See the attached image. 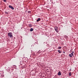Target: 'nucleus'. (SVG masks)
<instances>
[{
  "mask_svg": "<svg viewBox=\"0 0 78 78\" xmlns=\"http://www.w3.org/2000/svg\"><path fill=\"white\" fill-rule=\"evenodd\" d=\"M8 37L10 38H12V32H9L8 33Z\"/></svg>",
  "mask_w": 78,
  "mask_h": 78,
  "instance_id": "f257e3e1",
  "label": "nucleus"
},
{
  "mask_svg": "<svg viewBox=\"0 0 78 78\" xmlns=\"http://www.w3.org/2000/svg\"><path fill=\"white\" fill-rule=\"evenodd\" d=\"M20 65H19V67H20V66H24V63H23V62H22V61H20Z\"/></svg>",
  "mask_w": 78,
  "mask_h": 78,
  "instance_id": "f03ea898",
  "label": "nucleus"
},
{
  "mask_svg": "<svg viewBox=\"0 0 78 78\" xmlns=\"http://www.w3.org/2000/svg\"><path fill=\"white\" fill-rule=\"evenodd\" d=\"M27 67V65L24 64V65H22L21 67L22 69H25V68H26Z\"/></svg>",
  "mask_w": 78,
  "mask_h": 78,
  "instance_id": "7ed1b4c3",
  "label": "nucleus"
},
{
  "mask_svg": "<svg viewBox=\"0 0 78 78\" xmlns=\"http://www.w3.org/2000/svg\"><path fill=\"white\" fill-rule=\"evenodd\" d=\"M9 8H11V9H14V7H12V5H9Z\"/></svg>",
  "mask_w": 78,
  "mask_h": 78,
  "instance_id": "20e7f679",
  "label": "nucleus"
},
{
  "mask_svg": "<svg viewBox=\"0 0 78 78\" xmlns=\"http://www.w3.org/2000/svg\"><path fill=\"white\" fill-rule=\"evenodd\" d=\"M73 53H71V54L69 55V56L70 58H72V57L73 56Z\"/></svg>",
  "mask_w": 78,
  "mask_h": 78,
  "instance_id": "39448f33",
  "label": "nucleus"
},
{
  "mask_svg": "<svg viewBox=\"0 0 78 78\" xmlns=\"http://www.w3.org/2000/svg\"><path fill=\"white\" fill-rule=\"evenodd\" d=\"M56 28H54L55 29V31H56V32L57 33H58L59 32V31L58 30V27H56Z\"/></svg>",
  "mask_w": 78,
  "mask_h": 78,
  "instance_id": "423d86ee",
  "label": "nucleus"
},
{
  "mask_svg": "<svg viewBox=\"0 0 78 78\" xmlns=\"http://www.w3.org/2000/svg\"><path fill=\"white\" fill-rule=\"evenodd\" d=\"M58 76H60L61 75V72L60 71H59L58 73Z\"/></svg>",
  "mask_w": 78,
  "mask_h": 78,
  "instance_id": "0eeeda50",
  "label": "nucleus"
},
{
  "mask_svg": "<svg viewBox=\"0 0 78 78\" xmlns=\"http://www.w3.org/2000/svg\"><path fill=\"white\" fill-rule=\"evenodd\" d=\"M41 20V18H39L37 20V22H38Z\"/></svg>",
  "mask_w": 78,
  "mask_h": 78,
  "instance_id": "6e6552de",
  "label": "nucleus"
},
{
  "mask_svg": "<svg viewBox=\"0 0 78 78\" xmlns=\"http://www.w3.org/2000/svg\"><path fill=\"white\" fill-rule=\"evenodd\" d=\"M58 52L59 53H62V52L61 51V50H58Z\"/></svg>",
  "mask_w": 78,
  "mask_h": 78,
  "instance_id": "1a4fd4ad",
  "label": "nucleus"
},
{
  "mask_svg": "<svg viewBox=\"0 0 78 78\" xmlns=\"http://www.w3.org/2000/svg\"><path fill=\"white\" fill-rule=\"evenodd\" d=\"M65 37V39H67L68 38V36H67V35H65L64 36Z\"/></svg>",
  "mask_w": 78,
  "mask_h": 78,
  "instance_id": "9d476101",
  "label": "nucleus"
},
{
  "mask_svg": "<svg viewBox=\"0 0 78 78\" xmlns=\"http://www.w3.org/2000/svg\"><path fill=\"white\" fill-rule=\"evenodd\" d=\"M3 75H2V73H0V77H3Z\"/></svg>",
  "mask_w": 78,
  "mask_h": 78,
  "instance_id": "9b49d317",
  "label": "nucleus"
},
{
  "mask_svg": "<svg viewBox=\"0 0 78 78\" xmlns=\"http://www.w3.org/2000/svg\"><path fill=\"white\" fill-rule=\"evenodd\" d=\"M33 31V28H30V31Z\"/></svg>",
  "mask_w": 78,
  "mask_h": 78,
  "instance_id": "f8f14e48",
  "label": "nucleus"
},
{
  "mask_svg": "<svg viewBox=\"0 0 78 78\" xmlns=\"http://www.w3.org/2000/svg\"><path fill=\"white\" fill-rule=\"evenodd\" d=\"M69 76H72V73H71V72L69 73Z\"/></svg>",
  "mask_w": 78,
  "mask_h": 78,
  "instance_id": "ddd939ff",
  "label": "nucleus"
},
{
  "mask_svg": "<svg viewBox=\"0 0 78 78\" xmlns=\"http://www.w3.org/2000/svg\"><path fill=\"white\" fill-rule=\"evenodd\" d=\"M28 13L29 14H31V11H28Z\"/></svg>",
  "mask_w": 78,
  "mask_h": 78,
  "instance_id": "4468645a",
  "label": "nucleus"
},
{
  "mask_svg": "<svg viewBox=\"0 0 78 78\" xmlns=\"http://www.w3.org/2000/svg\"><path fill=\"white\" fill-rule=\"evenodd\" d=\"M58 49H61V48H62V47L61 46H59L58 47Z\"/></svg>",
  "mask_w": 78,
  "mask_h": 78,
  "instance_id": "2eb2a0df",
  "label": "nucleus"
},
{
  "mask_svg": "<svg viewBox=\"0 0 78 78\" xmlns=\"http://www.w3.org/2000/svg\"><path fill=\"white\" fill-rule=\"evenodd\" d=\"M32 55L33 56H35L36 55V54H35V53H33Z\"/></svg>",
  "mask_w": 78,
  "mask_h": 78,
  "instance_id": "dca6fc26",
  "label": "nucleus"
},
{
  "mask_svg": "<svg viewBox=\"0 0 78 78\" xmlns=\"http://www.w3.org/2000/svg\"><path fill=\"white\" fill-rule=\"evenodd\" d=\"M31 75H32L33 76V75H34V73H31Z\"/></svg>",
  "mask_w": 78,
  "mask_h": 78,
  "instance_id": "f3484780",
  "label": "nucleus"
},
{
  "mask_svg": "<svg viewBox=\"0 0 78 78\" xmlns=\"http://www.w3.org/2000/svg\"><path fill=\"white\" fill-rule=\"evenodd\" d=\"M50 2H51L52 4H53V1H52V0H50Z\"/></svg>",
  "mask_w": 78,
  "mask_h": 78,
  "instance_id": "a211bd4d",
  "label": "nucleus"
},
{
  "mask_svg": "<svg viewBox=\"0 0 78 78\" xmlns=\"http://www.w3.org/2000/svg\"><path fill=\"white\" fill-rule=\"evenodd\" d=\"M3 2H6V0H3Z\"/></svg>",
  "mask_w": 78,
  "mask_h": 78,
  "instance_id": "6ab92c4d",
  "label": "nucleus"
},
{
  "mask_svg": "<svg viewBox=\"0 0 78 78\" xmlns=\"http://www.w3.org/2000/svg\"><path fill=\"white\" fill-rule=\"evenodd\" d=\"M72 53H73V54L74 53V52L73 51L72 52Z\"/></svg>",
  "mask_w": 78,
  "mask_h": 78,
  "instance_id": "aec40b11",
  "label": "nucleus"
},
{
  "mask_svg": "<svg viewBox=\"0 0 78 78\" xmlns=\"http://www.w3.org/2000/svg\"><path fill=\"white\" fill-rule=\"evenodd\" d=\"M70 71H71V70H72V69H70Z\"/></svg>",
  "mask_w": 78,
  "mask_h": 78,
  "instance_id": "412c9836",
  "label": "nucleus"
},
{
  "mask_svg": "<svg viewBox=\"0 0 78 78\" xmlns=\"http://www.w3.org/2000/svg\"><path fill=\"white\" fill-rule=\"evenodd\" d=\"M63 52L64 53H65V51H63Z\"/></svg>",
  "mask_w": 78,
  "mask_h": 78,
  "instance_id": "4be33fe9",
  "label": "nucleus"
},
{
  "mask_svg": "<svg viewBox=\"0 0 78 78\" xmlns=\"http://www.w3.org/2000/svg\"><path fill=\"white\" fill-rule=\"evenodd\" d=\"M6 13H7V12H6Z\"/></svg>",
  "mask_w": 78,
  "mask_h": 78,
  "instance_id": "5701e85b",
  "label": "nucleus"
}]
</instances>
